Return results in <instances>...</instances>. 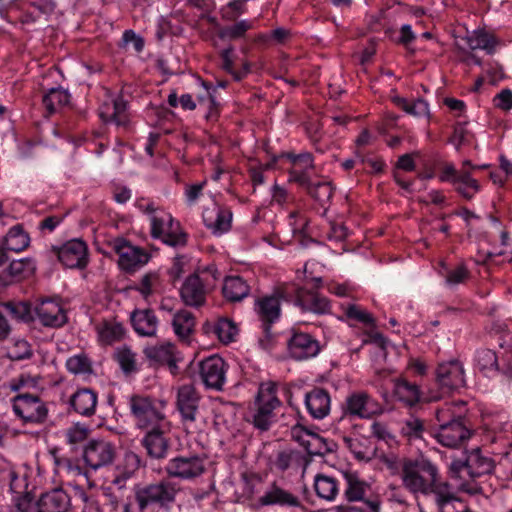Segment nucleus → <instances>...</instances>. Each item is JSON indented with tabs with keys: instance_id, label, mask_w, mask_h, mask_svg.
Segmentation results:
<instances>
[{
	"instance_id": "obj_1",
	"label": "nucleus",
	"mask_w": 512,
	"mask_h": 512,
	"mask_svg": "<svg viewBox=\"0 0 512 512\" xmlns=\"http://www.w3.org/2000/svg\"><path fill=\"white\" fill-rule=\"evenodd\" d=\"M400 475L405 489L413 494H433L435 502L437 491L444 485H450L439 480L437 466L424 457L405 459Z\"/></svg>"
},
{
	"instance_id": "obj_2",
	"label": "nucleus",
	"mask_w": 512,
	"mask_h": 512,
	"mask_svg": "<svg viewBox=\"0 0 512 512\" xmlns=\"http://www.w3.org/2000/svg\"><path fill=\"white\" fill-rule=\"evenodd\" d=\"M181 488L178 483L163 478L134 488V497L140 512H168L176 502Z\"/></svg>"
},
{
	"instance_id": "obj_3",
	"label": "nucleus",
	"mask_w": 512,
	"mask_h": 512,
	"mask_svg": "<svg viewBox=\"0 0 512 512\" xmlns=\"http://www.w3.org/2000/svg\"><path fill=\"white\" fill-rule=\"evenodd\" d=\"M495 468L494 460L484 455L480 448L467 452L464 460L455 459L449 466L450 478L458 482V488L475 494L477 488L471 483L474 479L490 474Z\"/></svg>"
},
{
	"instance_id": "obj_4",
	"label": "nucleus",
	"mask_w": 512,
	"mask_h": 512,
	"mask_svg": "<svg viewBox=\"0 0 512 512\" xmlns=\"http://www.w3.org/2000/svg\"><path fill=\"white\" fill-rule=\"evenodd\" d=\"M129 406L138 429L145 431L171 423L164 413V404L150 397L132 395Z\"/></svg>"
},
{
	"instance_id": "obj_5",
	"label": "nucleus",
	"mask_w": 512,
	"mask_h": 512,
	"mask_svg": "<svg viewBox=\"0 0 512 512\" xmlns=\"http://www.w3.org/2000/svg\"><path fill=\"white\" fill-rule=\"evenodd\" d=\"M200 402L201 395L193 385L185 384L178 388L176 406L181 415L182 423L189 433H196L203 426Z\"/></svg>"
},
{
	"instance_id": "obj_6",
	"label": "nucleus",
	"mask_w": 512,
	"mask_h": 512,
	"mask_svg": "<svg viewBox=\"0 0 512 512\" xmlns=\"http://www.w3.org/2000/svg\"><path fill=\"white\" fill-rule=\"evenodd\" d=\"M255 405L256 410L253 415V424L257 429L266 431L275 419V409L281 406V401L277 396V385L273 382L261 384Z\"/></svg>"
},
{
	"instance_id": "obj_7",
	"label": "nucleus",
	"mask_w": 512,
	"mask_h": 512,
	"mask_svg": "<svg viewBox=\"0 0 512 512\" xmlns=\"http://www.w3.org/2000/svg\"><path fill=\"white\" fill-rule=\"evenodd\" d=\"M151 235L153 238L161 239L165 244L172 247L185 246L187 235L179 228V223H174L172 215L161 210L157 215H152Z\"/></svg>"
},
{
	"instance_id": "obj_8",
	"label": "nucleus",
	"mask_w": 512,
	"mask_h": 512,
	"mask_svg": "<svg viewBox=\"0 0 512 512\" xmlns=\"http://www.w3.org/2000/svg\"><path fill=\"white\" fill-rule=\"evenodd\" d=\"M219 274L213 267L207 268L202 273V276L198 274L190 275L183 283L180 289V296L183 302L192 307H199L205 302L207 287L209 283V277L213 280H217Z\"/></svg>"
},
{
	"instance_id": "obj_9",
	"label": "nucleus",
	"mask_w": 512,
	"mask_h": 512,
	"mask_svg": "<svg viewBox=\"0 0 512 512\" xmlns=\"http://www.w3.org/2000/svg\"><path fill=\"white\" fill-rule=\"evenodd\" d=\"M13 410L24 423L42 424L48 416V409L39 396L20 393L13 398Z\"/></svg>"
},
{
	"instance_id": "obj_10",
	"label": "nucleus",
	"mask_w": 512,
	"mask_h": 512,
	"mask_svg": "<svg viewBox=\"0 0 512 512\" xmlns=\"http://www.w3.org/2000/svg\"><path fill=\"white\" fill-rule=\"evenodd\" d=\"M344 416L356 417L359 419H370L381 414V404L373 399L366 392H353L348 395L342 405Z\"/></svg>"
},
{
	"instance_id": "obj_11",
	"label": "nucleus",
	"mask_w": 512,
	"mask_h": 512,
	"mask_svg": "<svg viewBox=\"0 0 512 512\" xmlns=\"http://www.w3.org/2000/svg\"><path fill=\"white\" fill-rule=\"evenodd\" d=\"M164 471L172 478L192 480L204 473L205 465L203 459L197 455L177 456L167 462Z\"/></svg>"
},
{
	"instance_id": "obj_12",
	"label": "nucleus",
	"mask_w": 512,
	"mask_h": 512,
	"mask_svg": "<svg viewBox=\"0 0 512 512\" xmlns=\"http://www.w3.org/2000/svg\"><path fill=\"white\" fill-rule=\"evenodd\" d=\"M170 432L171 423L145 430L141 444L150 458L160 460L167 457L171 448Z\"/></svg>"
},
{
	"instance_id": "obj_13",
	"label": "nucleus",
	"mask_w": 512,
	"mask_h": 512,
	"mask_svg": "<svg viewBox=\"0 0 512 512\" xmlns=\"http://www.w3.org/2000/svg\"><path fill=\"white\" fill-rule=\"evenodd\" d=\"M435 374L436 382L444 393H449L465 386L464 367L458 360L440 363Z\"/></svg>"
},
{
	"instance_id": "obj_14",
	"label": "nucleus",
	"mask_w": 512,
	"mask_h": 512,
	"mask_svg": "<svg viewBox=\"0 0 512 512\" xmlns=\"http://www.w3.org/2000/svg\"><path fill=\"white\" fill-rule=\"evenodd\" d=\"M225 362L219 356H211L199 364V374L202 383L208 389L220 391L225 383Z\"/></svg>"
},
{
	"instance_id": "obj_15",
	"label": "nucleus",
	"mask_w": 512,
	"mask_h": 512,
	"mask_svg": "<svg viewBox=\"0 0 512 512\" xmlns=\"http://www.w3.org/2000/svg\"><path fill=\"white\" fill-rule=\"evenodd\" d=\"M113 249L119 256V266L126 271H134L149 260V256L145 251L132 246L123 238L114 240Z\"/></svg>"
},
{
	"instance_id": "obj_16",
	"label": "nucleus",
	"mask_w": 512,
	"mask_h": 512,
	"mask_svg": "<svg viewBox=\"0 0 512 512\" xmlns=\"http://www.w3.org/2000/svg\"><path fill=\"white\" fill-rule=\"evenodd\" d=\"M116 449L113 444L105 440H92L84 449L85 463L96 470L113 462Z\"/></svg>"
},
{
	"instance_id": "obj_17",
	"label": "nucleus",
	"mask_w": 512,
	"mask_h": 512,
	"mask_svg": "<svg viewBox=\"0 0 512 512\" xmlns=\"http://www.w3.org/2000/svg\"><path fill=\"white\" fill-rule=\"evenodd\" d=\"M39 322L50 328H59L66 324L68 318L66 311L56 298L41 300L35 307Z\"/></svg>"
},
{
	"instance_id": "obj_18",
	"label": "nucleus",
	"mask_w": 512,
	"mask_h": 512,
	"mask_svg": "<svg viewBox=\"0 0 512 512\" xmlns=\"http://www.w3.org/2000/svg\"><path fill=\"white\" fill-rule=\"evenodd\" d=\"M435 439L441 445L448 448H457L470 437V431L462 421V417L452 419V422L440 424Z\"/></svg>"
},
{
	"instance_id": "obj_19",
	"label": "nucleus",
	"mask_w": 512,
	"mask_h": 512,
	"mask_svg": "<svg viewBox=\"0 0 512 512\" xmlns=\"http://www.w3.org/2000/svg\"><path fill=\"white\" fill-rule=\"evenodd\" d=\"M289 355L295 360H305L316 356L320 351L319 342L308 333L292 332L287 340Z\"/></svg>"
},
{
	"instance_id": "obj_20",
	"label": "nucleus",
	"mask_w": 512,
	"mask_h": 512,
	"mask_svg": "<svg viewBox=\"0 0 512 512\" xmlns=\"http://www.w3.org/2000/svg\"><path fill=\"white\" fill-rule=\"evenodd\" d=\"M59 261L67 268H83L87 265V245L80 239L66 242L58 251Z\"/></svg>"
},
{
	"instance_id": "obj_21",
	"label": "nucleus",
	"mask_w": 512,
	"mask_h": 512,
	"mask_svg": "<svg viewBox=\"0 0 512 512\" xmlns=\"http://www.w3.org/2000/svg\"><path fill=\"white\" fill-rule=\"evenodd\" d=\"M70 496L63 489L43 493L35 503V512H69Z\"/></svg>"
},
{
	"instance_id": "obj_22",
	"label": "nucleus",
	"mask_w": 512,
	"mask_h": 512,
	"mask_svg": "<svg viewBox=\"0 0 512 512\" xmlns=\"http://www.w3.org/2000/svg\"><path fill=\"white\" fill-rule=\"evenodd\" d=\"M259 506L300 507L299 498L288 490L272 483L262 496L258 498Z\"/></svg>"
},
{
	"instance_id": "obj_23",
	"label": "nucleus",
	"mask_w": 512,
	"mask_h": 512,
	"mask_svg": "<svg viewBox=\"0 0 512 512\" xmlns=\"http://www.w3.org/2000/svg\"><path fill=\"white\" fill-rule=\"evenodd\" d=\"M295 304L304 312H312L318 315L328 314L331 311L330 303L326 297L303 288H297Z\"/></svg>"
},
{
	"instance_id": "obj_24",
	"label": "nucleus",
	"mask_w": 512,
	"mask_h": 512,
	"mask_svg": "<svg viewBox=\"0 0 512 512\" xmlns=\"http://www.w3.org/2000/svg\"><path fill=\"white\" fill-rule=\"evenodd\" d=\"M232 213L217 205L206 208L203 212L205 226L215 235H221L231 228Z\"/></svg>"
},
{
	"instance_id": "obj_25",
	"label": "nucleus",
	"mask_w": 512,
	"mask_h": 512,
	"mask_svg": "<svg viewBox=\"0 0 512 512\" xmlns=\"http://www.w3.org/2000/svg\"><path fill=\"white\" fill-rule=\"evenodd\" d=\"M305 405L309 414L314 419L320 420L329 414L331 398L325 389L316 387L306 393Z\"/></svg>"
},
{
	"instance_id": "obj_26",
	"label": "nucleus",
	"mask_w": 512,
	"mask_h": 512,
	"mask_svg": "<svg viewBox=\"0 0 512 512\" xmlns=\"http://www.w3.org/2000/svg\"><path fill=\"white\" fill-rule=\"evenodd\" d=\"M280 297L282 295L266 296L256 302V312L267 336L270 333V325L280 316Z\"/></svg>"
},
{
	"instance_id": "obj_27",
	"label": "nucleus",
	"mask_w": 512,
	"mask_h": 512,
	"mask_svg": "<svg viewBox=\"0 0 512 512\" xmlns=\"http://www.w3.org/2000/svg\"><path fill=\"white\" fill-rule=\"evenodd\" d=\"M135 332L140 336L154 337L157 333L158 318L151 309H136L130 316Z\"/></svg>"
},
{
	"instance_id": "obj_28",
	"label": "nucleus",
	"mask_w": 512,
	"mask_h": 512,
	"mask_svg": "<svg viewBox=\"0 0 512 512\" xmlns=\"http://www.w3.org/2000/svg\"><path fill=\"white\" fill-rule=\"evenodd\" d=\"M292 437L306 449L307 454L310 456L324 455L328 451L326 442L322 437L315 433L308 432L300 425H296L292 428Z\"/></svg>"
},
{
	"instance_id": "obj_29",
	"label": "nucleus",
	"mask_w": 512,
	"mask_h": 512,
	"mask_svg": "<svg viewBox=\"0 0 512 512\" xmlns=\"http://www.w3.org/2000/svg\"><path fill=\"white\" fill-rule=\"evenodd\" d=\"M437 512H472L466 503L456 496L451 485H444L437 491Z\"/></svg>"
},
{
	"instance_id": "obj_30",
	"label": "nucleus",
	"mask_w": 512,
	"mask_h": 512,
	"mask_svg": "<svg viewBox=\"0 0 512 512\" xmlns=\"http://www.w3.org/2000/svg\"><path fill=\"white\" fill-rule=\"evenodd\" d=\"M72 409L79 415L92 416L97 406V394L88 388L79 389L69 400Z\"/></svg>"
},
{
	"instance_id": "obj_31",
	"label": "nucleus",
	"mask_w": 512,
	"mask_h": 512,
	"mask_svg": "<svg viewBox=\"0 0 512 512\" xmlns=\"http://www.w3.org/2000/svg\"><path fill=\"white\" fill-rule=\"evenodd\" d=\"M99 116L104 122H114L118 126H124L128 122L127 103L122 97L114 99L111 103H104Z\"/></svg>"
},
{
	"instance_id": "obj_32",
	"label": "nucleus",
	"mask_w": 512,
	"mask_h": 512,
	"mask_svg": "<svg viewBox=\"0 0 512 512\" xmlns=\"http://www.w3.org/2000/svg\"><path fill=\"white\" fill-rule=\"evenodd\" d=\"M310 461L309 457L300 451L287 448L276 453L273 464L277 470L284 472L292 467H302L305 469Z\"/></svg>"
},
{
	"instance_id": "obj_33",
	"label": "nucleus",
	"mask_w": 512,
	"mask_h": 512,
	"mask_svg": "<svg viewBox=\"0 0 512 512\" xmlns=\"http://www.w3.org/2000/svg\"><path fill=\"white\" fill-rule=\"evenodd\" d=\"M175 347L171 343L161 345L148 346L144 349L145 356L154 364L168 365L170 370L174 372L177 368L175 355Z\"/></svg>"
},
{
	"instance_id": "obj_34",
	"label": "nucleus",
	"mask_w": 512,
	"mask_h": 512,
	"mask_svg": "<svg viewBox=\"0 0 512 512\" xmlns=\"http://www.w3.org/2000/svg\"><path fill=\"white\" fill-rule=\"evenodd\" d=\"M343 478L346 482V488L344 490L346 500L349 502L363 500L369 489V484L360 479L354 472L343 473Z\"/></svg>"
},
{
	"instance_id": "obj_35",
	"label": "nucleus",
	"mask_w": 512,
	"mask_h": 512,
	"mask_svg": "<svg viewBox=\"0 0 512 512\" xmlns=\"http://www.w3.org/2000/svg\"><path fill=\"white\" fill-rule=\"evenodd\" d=\"M195 325V317L190 311L182 309L174 314L172 326L179 339L188 340L194 332Z\"/></svg>"
},
{
	"instance_id": "obj_36",
	"label": "nucleus",
	"mask_w": 512,
	"mask_h": 512,
	"mask_svg": "<svg viewBox=\"0 0 512 512\" xmlns=\"http://www.w3.org/2000/svg\"><path fill=\"white\" fill-rule=\"evenodd\" d=\"M249 291V285L239 276L227 277L222 287L224 297L231 302L241 301L248 296Z\"/></svg>"
},
{
	"instance_id": "obj_37",
	"label": "nucleus",
	"mask_w": 512,
	"mask_h": 512,
	"mask_svg": "<svg viewBox=\"0 0 512 512\" xmlns=\"http://www.w3.org/2000/svg\"><path fill=\"white\" fill-rule=\"evenodd\" d=\"M463 40L467 47L471 50L482 49L488 54H492L495 50L497 41L495 37L485 31L475 30L468 33Z\"/></svg>"
},
{
	"instance_id": "obj_38",
	"label": "nucleus",
	"mask_w": 512,
	"mask_h": 512,
	"mask_svg": "<svg viewBox=\"0 0 512 512\" xmlns=\"http://www.w3.org/2000/svg\"><path fill=\"white\" fill-rule=\"evenodd\" d=\"M394 393L401 402H404L408 406L417 404L421 397V391L418 385L406 379L395 380Z\"/></svg>"
},
{
	"instance_id": "obj_39",
	"label": "nucleus",
	"mask_w": 512,
	"mask_h": 512,
	"mask_svg": "<svg viewBox=\"0 0 512 512\" xmlns=\"http://www.w3.org/2000/svg\"><path fill=\"white\" fill-rule=\"evenodd\" d=\"M314 489L318 497L327 501L334 500L339 492L336 479L324 474H318L315 477Z\"/></svg>"
},
{
	"instance_id": "obj_40",
	"label": "nucleus",
	"mask_w": 512,
	"mask_h": 512,
	"mask_svg": "<svg viewBox=\"0 0 512 512\" xmlns=\"http://www.w3.org/2000/svg\"><path fill=\"white\" fill-rule=\"evenodd\" d=\"M453 186L467 200L472 199L481 189L479 182L471 176L470 171L467 169H460V176Z\"/></svg>"
},
{
	"instance_id": "obj_41",
	"label": "nucleus",
	"mask_w": 512,
	"mask_h": 512,
	"mask_svg": "<svg viewBox=\"0 0 512 512\" xmlns=\"http://www.w3.org/2000/svg\"><path fill=\"white\" fill-rule=\"evenodd\" d=\"M30 238L21 226L16 225L12 227L7 233L4 240V247L6 250L20 252L28 247Z\"/></svg>"
},
{
	"instance_id": "obj_42",
	"label": "nucleus",
	"mask_w": 512,
	"mask_h": 512,
	"mask_svg": "<svg viewBox=\"0 0 512 512\" xmlns=\"http://www.w3.org/2000/svg\"><path fill=\"white\" fill-rule=\"evenodd\" d=\"M98 337L105 344H112L124 336V327L119 322L104 321L97 326Z\"/></svg>"
},
{
	"instance_id": "obj_43",
	"label": "nucleus",
	"mask_w": 512,
	"mask_h": 512,
	"mask_svg": "<svg viewBox=\"0 0 512 512\" xmlns=\"http://www.w3.org/2000/svg\"><path fill=\"white\" fill-rule=\"evenodd\" d=\"M70 95L66 90L52 88L43 97V105L48 114H53L69 103Z\"/></svg>"
},
{
	"instance_id": "obj_44",
	"label": "nucleus",
	"mask_w": 512,
	"mask_h": 512,
	"mask_svg": "<svg viewBox=\"0 0 512 512\" xmlns=\"http://www.w3.org/2000/svg\"><path fill=\"white\" fill-rule=\"evenodd\" d=\"M32 355L31 345L23 338H12L6 347V356L13 361L29 359Z\"/></svg>"
},
{
	"instance_id": "obj_45",
	"label": "nucleus",
	"mask_w": 512,
	"mask_h": 512,
	"mask_svg": "<svg viewBox=\"0 0 512 512\" xmlns=\"http://www.w3.org/2000/svg\"><path fill=\"white\" fill-rule=\"evenodd\" d=\"M334 188L331 182L326 180L313 181L307 193L321 206L328 204L333 196Z\"/></svg>"
},
{
	"instance_id": "obj_46",
	"label": "nucleus",
	"mask_w": 512,
	"mask_h": 512,
	"mask_svg": "<svg viewBox=\"0 0 512 512\" xmlns=\"http://www.w3.org/2000/svg\"><path fill=\"white\" fill-rule=\"evenodd\" d=\"M212 331L222 343L228 344L235 340L238 329L232 320L221 318L213 324Z\"/></svg>"
},
{
	"instance_id": "obj_47",
	"label": "nucleus",
	"mask_w": 512,
	"mask_h": 512,
	"mask_svg": "<svg viewBox=\"0 0 512 512\" xmlns=\"http://www.w3.org/2000/svg\"><path fill=\"white\" fill-rule=\"evenodd\" d=\"M475 361L478 369L484 375H489L498 371V359L496 353L490 349L478 350Z\"/></svg>"
},
{
	"instance_id": "obj_48",
	"label": "nucleus",
	"mask_w": 512,
	"mask_h": 512,
	"mask_svg": "<svg viewBox=\"0 0 512 512\" xmlns=\"http://www.w3.org/2000/svg\"><path fill=\"white\" fill-rule=\"evenodd\" d=\"M394 102L402 108L406 113L416 117L429 115V107L425 100L418 98L414 101H408L405 98L396 97Z\"/></svg>"
},
{
	"instance_id": "obj_49",
	"label": "nucleus",
	"mask_w": 512,
	"mask_h": 512,
	"mask_svg": "<svg viewBox=\"0 0 512 512\" xmlns=\"http://www.w3.org/2000/svg\"><path fill=\"white\" fill-rule=\"evenodd\" d=\"M251 28V22L247 20H241L231 26H226L220 29L218 36L222 40H236L244 37L246 32Z\"/></svg>"
},
{
	"instance_id": "obj_50",
	"label": "nucleus",
	"mask_w": 512,
	"mask_h": 512,
	"mask_svg": "<svg viewBox=\"0 0 512 512\" xmlns=\"http://www.w3.org/2000/svg\"><path fill=\"white\" fill-rule=\"evenodd\" d=\"M4 310L13 318L22 321L31 319V308L29 303L23 301H7L1 304Z\"/></svg>"
},
{
	"instance_id": "obj_51",
	"label": "nucleus",
	"mask_w": 512,
	"mask_h": 512,
	"mask_svg": "<svg viewBox=\"0 0 512 512\" xmlns=\"http://www.w3.org/2000/svg\"><path fill=\"white\" fill-rule=\"evenodd\" d=\"M424 432V421L414 416L407 418L401 428V433L409 440L423 439Z\"/></svg>"
},
{
	"instance_id": "obj_52",
	"label": "nucleus",
	"mask_w": 512,
	"mask_h": 512,
	"mask_svg": "<svg viewBox=\"0 0 512 512\" xmlns=\"http://www.w3.org/2000/svg\"><path fill=\"white\" fill-rule=\"evenodd\" d=\"M116 359L125 374H131L138 370L136 354L128 347L119 348Z\"/></svg>"
},
{
	"instance_id": "obj_53",
	"label": "nucleus",
	"mask_w": 512,
	"mask_h": 512,
	"mask_svg": "<svg viewBox=\"0 0 512 512\" xmlns=\"http://www.w3.org/2000/svg\"><path fill=\"white\" fill-rule=\"evenodd\" d=\"M343 442L357 460L368 462L372 459L374 452L369 447H364L358 439L344 437Z\"/></svg>"
},
{
	"instance_id": "obj_54",
	"label": "nucleus",
	"mask_w": 512,
	"mask_h": 512,
	"mask_svg": "<svg viewBox=\"0 0 512 512\" xmlns=\"http://www.w3.org/2000/svg\"><path fill=\"white\" fill-rule=\"evenodd\" d=\"M33 271L34 264L30 259L13 260L7 268V273L17 280L26 277Z\"/></svg>"
},
{
	"instance_id": "obj_55",
	"label": "nucleus",
	"mask_w": 512,
	"mask_h": 512,
	"mask_svg": "<svg viewBox=\"0 0 512 512\" xmlns=\"http://www.w3.org/2000/svg\"><path fill=\"white\" fill-rule=\"evenodd\" d=\"M345 315L350 320H354L371 327L375 326V320L372 314L368 313L366 310L361 309L358 305L349 304L345 308Z\"/></svg>"
},
{
	"instance_id": "obj_56",
	"label": "nucleus",
	"mask_w": 512,
	"mask_h": 512,
	"mask_svg": "<svg viewBox=\"0 0 512 512\" xmlns=\"http://www.w3.org/2000/svg\"><path fill=\"white\" fill-rule=\"evenodd\" d=\"M67 369L74 374H85L91 371V363L85 355H75L66 362Z\"/></svg>"
},
{
	"instance_id": "obj_57",
	"label": "nucleus",
	"mask_w": 512,
	"mask_h": 512,
	"mask_svg": "<svg viewBox=\"0 0 512 512\" xmlns=\"http://www.w3.org/2000/svg\"><path fill=\"white\" fill-rule=\"evenodd\" d=\"M89 435V429L86 425L79 423L74 424L66 431L67 441L71 445H76L84 442Z\"/></svg>"
},
{
	"instance_id": "obj_58",
	"label": "nucleus",
	"mask_w": 512,
	"mask_h": 512,
	"mask_svg": "<svg viewBox=\"0 0 512 512\" xmlns=\"http://www.w3.org/2000/svg\"><path fill=\"white\" fill-rule=\"evenodd\" d=\"M248 0H232L222 9V17L228 21L236 20L245 12V4Z\"/></svg>"
},
{
	"instance_id": "obj_59",
	"label": "nucleus",
	"mask_w": 512,
	"mask_h": 512,
	"mask_svg": "<svg viewBox=\"0 0 512 512\" xmlns=\"http://www.w3.org/2000/svg\"><path fill=\"white\" fill-rule=\"evenodd\" d=\"M309 169L306 168H294L289 171V180L291 182H295L301 187L305 188L306 191L310 187L313 180L311 179V176L309 174Z\"/></svg>"
},
{
	"instance_id": "obj_60",
	"label": "nucleus",
	"mask_w": 512,
	"mask_h": 512,
	"mask_svg": "<svg viewBox=\"0 0 512 512\" xmlns=\"http://www.w3.org/2000/svg\"><path fill=\"white\" fill-rule=\"evenodd\" d=\"M455 407L456 404L446 403L436 410L435 416L439 425L450 423L452 422V419H458V417H460L459 415H456Z\"/></svg>"
},
{
	"instance_id": "obj_61",
	"label": "nucleus",
	"mask_w": 512,
	"mask_h": 512,
	"mask_svg": "<svg viewBox=\"0 0 512 512\" xmlns=\"http://www.w3.org/2000/svg\"><path fill=\"white\" fill-rule=\"evenodd\" d=\"M188 261L185 256H177L174 258L172 266L168 270L170 280L174 283L181 278L185 272V266Z\"/></svg>"
},
{
	"instance_id": "obj_62",
	"label": "nucleus",
	"mask_w": 512,
	"mask_h": 512,
	"mask_svg": "<svg viewBox=\"0 0 512 512\" xmlns=\"http://www.w3.org/2000/svg\"><path fill=\"white\" fill-rule=\"evenodd\" d=\"M469 276V272L464 265H458L455 269L450 270L446 275V283L449 285H457L464 282Z\"/></svg>"
},
{
	"instance_id": "obj_63",
	"label": "nucleus",
	"mask_w": 512,
	"mask_h": 512,
	"mask_svg": "<svg viewBox=\"0 0 512 512\" xmlns=\"http://www.w3.org/2000/svg\"><path fill=\"white\" fill-rule=\"evenodd\" d=\"M130 44H132L136 52L142 51L144 47V41L139 35H137L133 30H126L122 36L121 46L126 48Z\"/></svg>"
},
{
	"instance_id": "obj_64",
	"label": "nucleus",
	"mask_w": 512,
	"mask_h": 512,
	"mask_svg": "<svg viewBox=\"0 0 512 512\" xmlns=\"http://www.w3.org/2000/svg\"><path fill=\"white\" fill-rule=\"evenodd\" d=\"M493 102L494 106L501 110H510L512 108V91L509 89L502 90L494 97Z\"/></svg>"
}]
</instances>
